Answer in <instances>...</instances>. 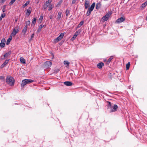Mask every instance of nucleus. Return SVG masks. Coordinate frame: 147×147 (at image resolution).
<instances>
[{"label": "nucleus", "mask_w": 147, "mask_h": 147, "mask_svg": "<svg viewBox=\"0 0 147 147\" xmlns=\"http://www.w3.org/2000/svg\"><path fill=\"white\" fill-rule=\"evenodd\" d=\"M104 65V63L102 62H100L97 64V66L99 69H101Z\"/></svg>", "instance_id": "9b49d317"}, {"label": "nucleus", "mask_w": 147, "mask_h": 147, "mask_svg": "<svg viewBox=\"0 0 147 147\" xmlns=\"http://www.w3.org/2000/svg\"><path fill=\"white\" fill-rule=\"evenodd\" d=\"M5 46V43L1 42L0 43V47L1 48H3Z\"/></svg>", "instance_id": "7c9ffc66"}, {"label": "nucleus", "mask_w": 147, "mask_h": 147, "mask_svg": "<svg viewBox=\"0 0 147 147\" xmlns=\"http://www.w3.org/2000/svg\"><path fill=\"white\" fill-rule=\"evenodd\" d=\"M76 0H73L72 2V4H74L76 2Z\"/></svg>", "instance_id": "a19ab883"}, {"label": "nucleus", "mask_w": 147, "mask_h": 147, "mask_svg": "<svg viewBox=\"0 0 147 147\" xmlns=\"http://www.w3.org/2000/svg\"><path fill=\"white\" fill-rule=\"evenodd\" d=\"M101 3H97L96 6V9H99L101 7Z\"/></svg>", "instance_id": "4be33fe9"}, {"label": "nucleus", "mask_w": 147, "mask_h": 147, "mask_svg": "<svg viewBox=\"0 0 147 147\" xmlns=\"http://www.w3.org/2000/svg\"><path fill=\"white\" fill-rule=\"evenodd\" d=\"M64 84L68 86H71L73 85L72 83L69 81H66L64 82Z\"/></svg>", "instance_id": "4468645a"}, {"label": "nucleus", "mask_w": 147, "mask_h": 147, "mask_svg": "<svg viewBox=\"0 0 147 147\" xmlns=\"http://www.w3.org/2000/svg\"><path fill=\"white\" fill-rule=\"evenodd\" d=\"M36 18H33V20H32V26H34V25L36 23Z\"/></svg>", "instance_id": "412c9836"}, {"label": "nucleus", "mask_w": 147, "mask_h": 147, "mask_svg": "<svg viewBox=\"0 0 147 147\" xmlns=\"http://www.w3.org/2000/svg\"><path fill=\"white\" fill-rule=\"evenodd\" d=\"M44 25H42V24L40 25L39 26V27L37 29V32L38 33H39L41 31L42 29L44 27Z\"/></svg>", "instance_id": "2eb2a0df"}, {"label": "nucleus", "mask_w": 147, "mask_h": 147, "mask_svg": "<svg viewBox=\"0 0 147 147\" xmlns=\"http://www.w3.org/2000/svg\"><path fill=\"white\" fill-rule=\"evenodd\" d=\"M95 3H93L92 4L91 7L88 8L90 5V1L88 0H85L84 3L85 8L86 9H88V11L86 13L87 16H89L91 14V12L93 10L95 6Z\"/></svg>", "instance_id": "f257e3e1"}, {"label": "nucleus", "mask_w": 147, "mask_h": 147, "mask_svg": "<svg viewBox=\"0 0 147 147\" xmlns=\"http://www.w3.org/2000/svg\"><path fill=\"white\" fill-rule=\"evenodd\" d=\"M32 9L31 7H30L27 10V11L26 13V15H27L28 16H29L31 12Z\"/></svg>", "instance_id": "9d476101"}, {"label": "nucleus", "mask_w": 147, "mask_h": 147, "mask_svg": "<svg viewBox=\"0 0 147 147\" xmlns=\"http://www.w3.org/2000/svg\"><path fill=\"white\" fill-rule=\"evenodd\" d=\"M124 20L125 19L121 17L120 18L117 19L116 20V22L117 23H121L124 21Z\"/></svg>", "instance_id": "f8f14e48"}, {"label": "nucleus", "mask_w": 147, "mask_h": 147, "mask_svg": "<svg viewBox=\"0 0 147 147\" xmlns=\"http://www.w3.org/2000/svg\"><path fill=\"white\" fill-rule=\"evenodd\" d=\"M43 17L42 15H41L39 18V20L42 21L43 18Z\"/></svg>", "instance_id": "e433bc0d"}, {"label": "nucleus", "mask_w": 147, "mask_h": 147, "mask_svg": "<svg viewBox=\"0 0 147 147\" xmlns=\"http://www.w3.org/2000/svg\"><path fill=\"white\" fill-rule=\"evenodd\" d=\"M47 7L46 6V5H44V6H43V8L44 9H46L47 8Z\"/></svg>", "instance_id": "a18cd8bd"}, {"label": "nucleus", "mask_w": 147, "mask_h": 147, "mask_svg": "<svg viewBox=\"0 0 147 147\" xmlns=\"http://www.w3.org/2000/svg\"><path fill=\"white\" fill-rule=\"evenodd\" d=\"M5 13H3L1 14V17L2 18H3L5 17Z\"/></svg>", "instance_id": "72a5a7b5"}, {"label": "nucleus", "mask_w": 147, "mask_h": 147, "mask_svg": "<svg viewBox=\"0 0 147 147\" xmlns=\"http://www.w3.org/2000/svg\"><path fill=\"white\" fill-rule=\"evenodd\" d=\"M27 30V28L26 27H24L22 31V33L23 34H25Z\"/></svg>", "instance_id": "6ab92c4d"}, {"label": "nucleus", "mask_w": 147, "mask_h": 147, "mask_svg": "<svg viewBox=\"0 0 147 147\" xmlns=\"http://www.w3.org/2000/svg\"><path fill=\"white\" fill-rule=\"evenodd\" d=\"M20 61L21 63L23 64L26 63L25 59L23 57H21L20 58Z\"/></svg>", "instance_id": "aec40b11"}, {"label": "nucleus", "mask_w": 147, "mask_h": 147, "mask_svg": "<svg viewBox=\"0 0 147 147\" xmlns=\"http://www.w3.org/2000/svg\"><path fill=\"white\" fill-rule=\"evenodd\" d=\"M15 22H17V18H15Z\"/></svg>", "instance_id": "8fccbe9b"}, {"label": "nucleus", "mask_w": 147, "mask_h": 147, "mask_svg": "<svg viewBox=\"0 0 147 147\" xmlns=\"http://www.w3.org/2000/svg\"><path fill=\"white\" fill-rule=\"evenodd\" d=\"M5 38H3L1 40V42L4 43H5Z\"/></svg>", "instance_id": "f704fd0d"}, {"label": "nucleus", "mask_w": 147, "mask_h": 147, "mask_svg": "<svg viewBox=\"0 0 147 147\" xmlns=\"http://www.w3.org/2000/svg\"><path fill=\"white\" fill-rule=\"evenodd\" d=\"M34 34H32L31 35V38H32L34 36Z\"/></svg>", "instance_id": "de8ad7c7"}, {"label": "nucleus", "mask_w": 147, "mask_h": 147, "mask_svg": "<svg viewBox=\"0 0 147 147\" xmlns=\"http://www.w3.org/2000/svg\"><path fill=\"white\" fill-rule=\"evenodd\" d=\"M62 12L61 11H59L58 13V14L57 16V21L59 20L60 19L61 17V15H62Z\"/></svg>", "instance_id": "1a4fd4ad"}, {"label": "nucleus", "mask_w": 147, "mask_h": 147, "mask_svg": "<svg viewBox=\"0 0 147 147\" xmlns=\"http://www.w3.org/2000/svg\"><path fill=\"white\" fill-rule=\"evenodd\" d=\"M63 1L62 0H61L59 2V3L57 4V5H60V4L62 3Z\"/></svg>", "instance_id": "ea45409f"}, {"label": "nucleus", "mask_w": 147, "mask_h": 147, "mask_svg": "<svg viewBox=\"0 0 147 147\" xmlns=\"http://www.w3.org/2000/svg\"><path fill=\"white\" fill-rule=\"evenodd\" d=\"M113 59V56H111L108 59L107 62L108 63H110L111 60Z\"/></svg>", "instance_id": "c756f323"}, {"label": "nucleus", "mask_w": 147, "mask_h": 147, "mask_svg": "<svg viewBox=\"0 0 147 147\" xmlns=\"http://www.w3.org/2000/svg\"><path fill=\"white\" fill-rule=\"evenodd\" d=\"M6 81L8 84L11 86H12L14 85L15 80L13 77L9 76L7 77Z\"/></svg>", "instance_id": "f03ea898"}, {"label": "nucleus", "mask_w": 147, "mask_h": 147, "mask_svg": "<svg viewBox=\"0 0 147 147\" xmlns=\"http://www.w3.org/2000/svg\"><path fill=\"white\" fill-rule=\"evenodd\" d=\"M118 106L116 105H114L111 109V112H114L116 111L117 109Z\"/></svg>", "instance_id": "6e6552de"}, {"label": "nucleus", "mask_w": 147, "mask_h": 147, "mask_svg": "<svg viewBox=\"0 0 147 147\" xmlns=\"http://www.w3.org/2000/svg\"><path fill=\"white\" fill-rule=\"evenodd\" d=\"M79 32L78 31H76L74 35L76 37L79 34Z\"/></svg>", "instance_id": "c9c22d12"}, {"label": "nucleus", "mask_w": 147, "mask_h": 147, "mask_svg": "<svg viewBox=\"0 0 147 147\" xmlns=\"http://www.w3.org/2000/svg\"><path fill=\"white\" fill-rule=\"evenodd\" d=\"M76 37L74 35H73V37L71 38L72 40H74L76 38Z\"/></svg>", "instance_id": "58836bf2"}, {"label": "nucleus", "mask_w": 147, "mask_h": 147, "mask_svg": "<svg viewBox=\"0 0 147 147\" xmlns=\"http://www.w3.org/2000/svg\"><path fill=\"white\" fill-rule=\"evenodd\" d=\"M63 63L64 64L67 65L66 67H67V66H69L70 63L68 61H64Z\"/></svg>", "instance_id": "bb28decb"}, {"label": "nucleus", "mask_w": 147, "mask_h": 147, "mask_svg": "<svg viewBox=\"0 0 147 147\" xmlns=\"http://www.w3.org/2000/svg\"><path fill=\"white\" fill-rule=\"evenodd\" d=\"M6 0H1L0 1V2L2 3H3Z\"/></svg>", "instance_id": "79ce46f5"}, {"label": "nucleus", "mask_w": 147, "mask_h": 147, "mask_svg": "<svg viewBox=\"0 0 147 147\" xmlns=\"http://www.w3.org/2000/svg\"><path fill=\"white\" fill-rule=\"evenodd\" d=\"M107 109H109L111 108L112 107L111 103L109 101H107Z\"/></svg>", "instance_id": "a211bd4d"}, {"label": "nucleus", "mask_w": 147, "mask_h": 147, "mask_svg": "<svg viewBox=\"0 0 147 147\" xmlns=\"http://www.w3.org/2000/svg\"><path fill=\"white\" fill-rule=\"evenodd\" d=\"M53 5H52V4H49V7L48 9V11L51 10L53 8Z\"/></svg>", "instance_id": "a878e982"}, {"label": "nucleus", "mask_w": 147, "mask_h": 147, "mask_svg": "<svg viewBox=\"0 0 147 147\" xmlns=\"http://www.w3.org/2000/svg\"><path fill=\"white\" fill-rule=\"evenodd\" d=\"M84 23V21H81L78 25V27H80Z\"/></svg>", "instance_id": "c85d7f7f"}, {"label": "nucleus", "mask_w": 147, "mask_h": 147, "mask_svg": "<svg viewBox=\"0 0 147 147\" xmlns=\"http://www.w3.org/2000/svg\"><path fill=\"white\" fill-rule=\"evenodd\" d=\"M2 18L0 16V22L2 20Z\"/></svg>", "instance_id": "3c124183"}, {"label": "nucleus", "mask_w": 147, "mask_h": 147, "mask_svg": "<svg viewBox=\"0 0 147 147\" xmlns=\"http://www.w3.org/2000/svg\"><path fill=\"white\" fill-rule=\"evenodd\" d=\"M30 22L29 20H28L26 21V25L25 27H26V28H28V26L30 25Z\"/></svg>", "instance_id": "b1692460"}, {"label": "nucleus", "mask_w": 147, "mask_h": 147, "mask_svg": "<svg viewBox=\"0 0 147 147\" xmlns=\"http://www.w3.org/2000/svg\"><path fill=\"white\" fill-rule=\"evenodd\" d=\"M11 51H9L8 52L6 53L3 56L4 57H7L9 55L11 54Z\"/></svg>", "instance_id": "f3484780"}, {"label": "nucleus", "mask_w": 147, "mask_h": 147, "mask_svg": "<svg viewBox=\"0 0 147 147\" xmlns=\"http://www.w3.org/2000/svg\"><path fill=\"white\" fill-rule=\"evenodd\" d=\"M147 5V1L145 2L144 3L142 4V7H144Z\"/></svg>", "instance_id": "473e14b6"}, {"label": "nucleus", "mask_w": 147, "mask_h": 147, "mask_svg": "<svg viewBox=\"0 0 147 147\" xmlns=\"http://www.w3.org/2000/svg\"><path fill=\"white\" fill-rule=\"evenodd\" d=\"M70 10H69L68 9H67L66 10V11H65V13H66V16L67 17L69 15V13L70 12Z\"/></svg>", "instance_id": "5701e85b"}, {"label": "nucleus", "mask_w": 147, "mask_h": 147, "mask_svg": "<svg viewBox=\"0 0 147 147\" xmlns=\"http://www.w3.org/2000/svg\"><path fill=\"white\" fill-rule=\"evenodd\" d=\"M6 5H4V6H3V8H5V7H6Z\"/></svg>", "instance_id": "09e8293b"}, {"label": "nucleus", "mask_w": 147, "mask_h": 147, "mask_svg": "<svg viewBox=\"0 0 147 147\" xmlns=\"http://www.w3.org/2000/svg\"><path fill=\"white\" fill-rule=\"evenodd\" d=\"M19 28L16 27L13 29L12 32L11 33V36H14L17 34L19 31Z\"/></svg>", "instance_id": "423d86ee"}, {"label": "nucleus", "mask_w": 147, "mask_h": 147, "mask_svg": "<svg viewBox=\"0 0 147 147\" xmlns=\"http://www.w3.org/2000/svg\"><path fill=\"white\" fill-rule=\"evenodd\" d=\"M33 82L34 80L31 79H25L23 80L22 81L21 84V86L22 87H23L26 84L30 83Z\"/></svg>", "instance_id": "7ed1b4c3"}, {"label": "nucleus", "mask_w": 147, "mask_h": 147, "mask_svg": "<svg viewBox=\"0 0 147 147\" xmlns=\"http://www.w3.org/2000/svg\"><path fill=\"white\" fill-rule=\"evenodd\" d=\"M16 1V0H11V1L9 2V5H12L14 2Z\"/></svg>", "instance_id": "2f4dec72"}, {"label": "nucleus", "mask_w": 147, "mask_h": 147, "mask_svg": "<svg viewBox=\"0 0 147 147\" xmlns=\"http://www.w3.org/2000/svg\"><path fill=\"white\" fill-rule=\"evenodd\" d=\"M130 65V62H128V63L126 65V69L128 70L129 69Z\"/></svg>", "instance_id": "cd10ccee"}, {"label": "nucleus", "mask_w": 147, "mask_h": 147, "mask_svg": "<svg viewBox=\"0 0 147 147\" xmlns=\"http://www.w3.org/2000/svg\"><path fill=\"white\" fill-rule=\"evenodd\" d=\"M6 11V9H5L4 8H3V9H2V11L3 12H4L5 11Z\"/></svg>", "instance_id": "c03bdc74"}, {"label": "nucleus", "mask_w": 147, "mask_h": 147, "mask_svg": "<svg viewBox=\"0 0 147 147\" xmlns=\"http://www.w3.org/2000/svg\"><path fill=\"white\" fill-rule=\"evenodd\" d=\"M12 36H10L9 37V38L7 40V41L6 44L7 45H8L9 44L10 41H11L12 40Z\"/></svg>", "instance_id": "dca6fc26"}, {"label": "nucleus", "mask_w": 147, "mask_h": 147, "mask_svg": "<svg viewBox=\"0 0 147 147\" xmlns=\"http://www.w3.org/2000/svg\"><path fill=\"white\" fill-rule=\"evenodd\" d=\"M64 35V33H61L58 37L54 39V42L55 43H56L58 42L60 40L63 38Z\"/></svg>", "instance_id": "39448f33"}, {"label": "nucleus", "mask_w": 147, "mask_h": 147, "mask_svg": "<svg viewBox=\"0 0 147 147\" xmlns=\"http://www.w3.org/2000/svg\"><path fill=\"white\" fill-rule=\"evenodd\" d=\"M30 1H27L23 5V8L25 7L26 6H27L29 3Z\"/></svg>", "instance_id": "393cba45"}, {"label": "nucleus", "mask_w": 147, "mask_h": 147, "mask_svg": "<svg viewBox=\"0 0 147 147\" xmlns=\"http://www.w3.org/2000/svg\"><path fill=\"white\" fill-rule=\"evenodd\" d=\"M47 1L49 3H51L52 2V0H48Z\"/></svg>", "instance_id": "37998d69"}, {"label": "nucleus", "mask_w": 147, "mask_h": 147, "mask_svg": "<svg viewBox=\"0 0 147 147\" xmlns=\"http://www.w3.org/2000/svg\"><path fill=\"white\" fill-rule=\"evenodd\" d=\"M9 60V59H8L6 60L4 62V63L2 64L1 66V68H2L4 67L6 64L8 63V61Z\"/></svg>", "instance_id": "ddd939ff"}, {"label": "nucleus", "mask_w": 147, "mask_h": 147, "mask_svg": "<svg viewBox=\"0 0 147 147\" xmlns=\"http://www.w3.org/2000/svg\"><path fill=\"white\" fill-rule=\"evenodd\" d=\"M44 64L45 67H46L47 68L51 66L52 65V63L50 61H47L45 62L44 63Z\"/></svg>", "instance_id": "0eeeda50"}, {"label": "nucleus", "mask_w": 147, "mask_h": 147, "mask_svg": "<svg viewBox=\"0 0 147 147\" xmlns=\"http://www.w3.org/2000/svg\"><path fill=\"white\" fill-rule=\"evenodd\" d=\"M53 15H50V16H49V18L50 19H51L52 18H53Z\"/></svg>", "instance_id": "49530a36"}, {"label": "nucleus", "mask_w": 147, "mask_h": 147, "mask_svg": "<svg viewBox=\"0 0 147 147\" xmlns=\"http://www.w3.org/2000/svg\"><path fill=\"white\" fill-rule=\"evenodd\" d=\"M3 78V77L2 76H1L0 77V79H2Z\"/></svg>", "instance_id": "603ef678"}, {"label": "nucleus", "mask_w": 147, "mask_h": 147, "mask_svg": "<svg viewBox=\"0 0 147 147\" xmlns=\"http://www.w3.org/2000/svg\"><path fill=\"white\" fill-rule=\"evenodd\" d=\"M111 12H108L105 16L103 17L102 18V20L103 22L107 21L109 18V17L111 15Z\"/></svg>", "instance_id": "20e7f679"}, {"label": "nucleus", "mask_w": 147, "mask_h": 147, "mask_svg": "<svg viewBox=\"0 0 147 147\" xmlns=\"http://www.w3.org/2000/svg\"><path fill=\"white\" fill-rule=\"evenodd\" d=\"M49 4L50 3H48L47 1H46L45 3V5H46V6H47V7H48L49 5Z\"/></svg>", "instance_id": "4c0bfd02"}]
</instances>
